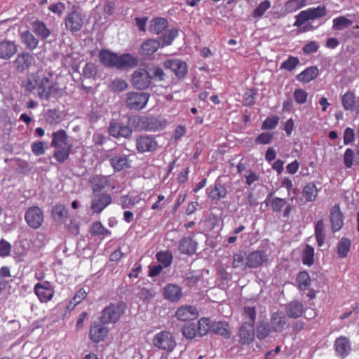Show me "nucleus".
I'll list each match as a JSON object with an SVG mask.
<instances>
[{"instance_id": "obj_1", "label": "nucleus", "mask_w": 359, "mask_h": 359, "mask_svg": "<svg viewBox=\"0 0 359 359\" xmlns=\"http://www.w3.org/2000/svg\"><path fill=\"white\" fill-rule=\"evenodd\" d=\"M99 58L105 67H115L118 69L133 68L139 62L137 57L130 53L118 55L108 50H102L99 53Z\"/></svg>"}, {"instance_id": "obj_2", "label": "nucleus", "mask_w": 359, "mask_h": 359, "mask_svg": "<svg viewBox=\"0 0 359 359\" xmlns=\"http://www.w3.org/2000/svg\"><path fill=\"white\" fill-rule=\"evenodd\" d=\"M51 147L56 149L53 158L59 163L67 161L73 149V144L69 140L65 130L60 129L52 134Z\"/></svg>"}, {"instance_id": "obj_3", "label": "nucleus", "mask_w": 359, "mask_h": 359, "mask_svg": "<svg viewBox=\"0 0 359 359\" xmlns=\"http://www.w3.org/2000/svg\"><path fill=\"white\" fill-rule=\"evenodd\" d=\"M24 86L28 91L36 90L41 98H48L50 94V81L43 71L29 74Z\"/></svg>"}, {"instance_id": "obj_4", "label": "nucleus", "mask_w": 359, "mask_h": 359, "mask_svg": "<svg viewBox=\"0 0 359 359\" xmlns=\"http://www.w3.org/2000/svg\"><path fill=\"white\" fill-rule=\"evenodd\" d=\"M327 10L325 6H319L316 8H309L301 11L296 15V20L294 26L300 27L303 32L310 30L311 26H304V24L309 20H314L327 15Z\"/></svg>"}, {"instance_id": "obj_5", "label": "nucleus", "mask_w": 359, "mask_h": 359, "mask_svg": "<svg viewBox=\"0 0 359 359\" xmlns=\"http://www.w3.org/2000/svg\"><path fill=\"white\" fill-rule=\"evenodd\" d=\"M150 95L145 92L130 91L123 95L126 107L133 111L144 109L148 103Z\"/></svg>"}, {"instance_id": "obj_6", "label": "nucleus", "mask_w": 359, "mask_h": 359, "mask_svg": "<svg viewBox=\"0 0 359 359\" xmlns=\"http://www.w3.org/2000/svg\"><path fill=\"white\" fill-rule=\"evenodd\" d=\"M126 308L123 302L110 304L103 309L101 321L104 324L116 323L125 313Z\"/></svg>"}, {"instance_id": "obj_7", "label": "nucleus", "mask_w": 359, "mask_h": 359, "mask_svg": "<svg viewBox=\"0 0 359 359\" xmlns=\"http://www.w3.org/2000/svg\"><path fill=\"white\" fill-rule=\"evenodd\" d=\"M153 344L155 347L167 352H172L177 344L172 334L167 331L157 333L154 337Z\"/></svg>"}, {"instance_id": "obj_8", "label": "nucleus", "mask_w": 359, "mask_h": 359, "mask_svg": "<svg viewBox=\"0 0 359 359\" xmlns=\"http://www.w3.org/2000/svg\"><path fill=\"white\" fill-rule=\"evenodd\" d=\"M151 83V76L143 68L136 69L131 76V83L137 89L145 90Z\"/></svg>"}, {"instance_id": "obj_9", "label": "nucleus", "mask_w": 359, "mask_h": 359, "mask_svg": "<svg viewBox=\"0 0 359 359\" xmlns=\"http://www.w3.org/2000/svg\"><path fill=\"white\" fill-rule=\"evenodd\" d=\"M25 219L29 227L37 229L43 222V212L38 206L29 208L25 215Z\"/></svg>"}, {"instance_id": "obj_10", "label": "nucleus", "mask_w": 359, "mask_h": 359, "mask_svg": "<svg viewBox=\"0 0 359 359\" xmlns=\"http://www.w3.org/2000/svg\"><path fill=\"white\" fill-rule=\"evenodd\" d=\"M109 157L110 164L115 171H121L130 166L128 155L122 154L118 149L111 150Z\"/></svg>"}, {"instance_id": "obj_11", "label": "nucleus", "mask_w": 359, "mask_h": 359, "mask_svg": "<svg viewBox=\"0 0 359 359\" xmlns=\"http://www.w3.org/2000/svg\"><path fill=\"white\" fill-rule=\"evenodd\" d=\"M34 290L42 303H46L51 300L55 293L52 285L48 281L37 283L34 285Z\"/></svg>"}, {"instance_id": "obj_12", "label": "nucleus", "mask_w": 359, "mask_h": 359, "mask_svg": "<svg viewBox=\"0 0 359 359\" xmlns=\"http://www.w3.org/2000/svg\"><path fill=\"white\" fill-rule=\"evenodd\" d=\"M246 265L250 268H257L262 264H267L269 261V255L262 250H256L250 252L246 257Z\"/></svg>"}, {"instance_id": "obj_13", "label": "nucleus", "mask_w": 359, "mask_h": 359, "mask_svg": "<svg viewBox=\"0 0 359 359\" xmlns=\"http://www.w3.org/2000/svg\"><path fill=\"white\" fill-rule=\"evenodd\" d=\"M175 316L180 321L194 320L198 318V311L195 306L185 304L177 309Z\"/></svg>"}, {"instance_id": "obj_14", "label": "nucleus", "mask_w": 359, "mask_h": 359, "mask_svg": "<svg viewBox=\"0 0 359 359\" xmlns=\"http://www.w3.org/2000/svg\"><path fill=\"white\" fill-rule=\"evenodd\" d=\"M36 60L33 55L28 53H22L18 55L14 60V65L16 70L23 72L35 64Z\"/></svg>"}, {"instance_id": "obj_15", "label": "nucleus", "mask_w": 359, "mask_h": 359, "mask_svg": "<svg viewBox=\"0 0 359 359\" xmlns=\"http://www.w3.org/2000/svg\"><path fill=\"white\" fill-rule=\"evenodd\" d=\"M163 65L166 69L173 72L178 78H183L187 74V65L186 62L181 60H167L164 62Z\"/></svg>"}, {"instance_id": "obj_16", "label": "nucleus", "mask_w": 359, "mask_h": 359, "mask_svg": "<svg viewBox=\"0 0 359 359\" xmlns=\"http://www.w3.org/2000/svg\"><path fill=\"white\" fill-rule=\"evenodd\" d=\"M109 134L114 137H125L128 138L131 136L133 130L128 126H123V124L111 121L109 123L108 128Z\"/></svg>"}, {"instance_id": "obj_17", "label": "nucleus", "mask_w": 359, "mask_h": 359, "mask_svg": "<svg viewBox=\"0 0 359 359\" xmlns=\"http://www.w3.org/2000/svg\"><path fill=\"white\" fill-rule=\"evenodd\" d=\"M83 24V19L81 14L76 11L69 13L65 18L66 28L72 32L80 30Z\"/></svg>"}, {"instance_id": "obj_18", "label": "nucleus", "mask_w": 359, "mask_h": 359, "mask_svg": "<svg viewBox=\"0 0 359 359\" xmlns=\"http://www.w3.org/2000/svg\"><path fill=\"white\" fill-rule=\"evenodd\" d=\"M136 147L140 153L152 151L157 148V142L154 137L143 135L136 140Z\"/></svg>"}, {"instance_id": "obj_19", "label": "nucleus", "mask_w": 359, "mask_h": 359, "mask_svg": "<svg viewBox=\"0 0 359 359\" xmlns=\"http://www.w3.org/2000/svg\"><path fill=\"white\" fill-rule=\"evenodd\" d=\"M183 295L182 289L176 284H168L163 288V297L172 303L178 302Z\"/></svg>"}, {"instance_id": "obj_20", "label": "nucleus", "mask_w": 359, "mask_h": 359, "mask_svg": "<svg viewBox=\"0 0 359 359\" xmlns=\"http://www.w3.org/2000/svg\"><path fill=\"white\" fill-rule=\"evenodd\" d=\"M334 347L337 355L341 358L346 357L351 351L350 340L344 336H340L335 339Z\"/></svg>"}, {"instance_id": "obj_21", "label": "nucleus", "mask_w": 359, "mask_h": 359, "mask_svg": "<svg viewBox=\"0 0 359 359\" xmlns=\"http://www.w3.org/2000/svg\"><path fill=\"white\" fill-rule=\"evenodd\" d=\"M238 341L243 344H250L255 338V329L252 323H243L238 333Z\"/></svg>"}, {"instance_id": "obj_22", "label": "nucleus", "mask_w": 359, "mask_h": 359, "mask_svg": "<svg viewBox=\"0 0 359 359\" xmlns=\"http://www.w3.org/2000/svg\"><path fill=\"white\" fill-rule=\"evenodd\" d=\"M108 333L106 327L100 324H94L91 326L89 332L90 339L95 343L103 341Z\"/></svg>"}, {"instance_id": "obj_23", "label": "nucleus", "mask_w": 359, "mask_h": 359, "mask_svg": "<svg viewBox=\"0 0 359 359\" xmlns=\"http://www.w3.org/2000/svg\"><path fill=\"white\" fill-rule=\"evenodd\" d=\"M306 5V0H288L282 8L279 16L283 17L289 13H294Z\"/></svg>"}, {"instance_id": "obj_24", "label": "nucleus", "mask_w": 359, "mask_h": 359, "mask_svg": "<svg viewBox=\"0 0 359 359\" xmlns=\"http://www.w3.org/2000/svg\"><path fill=\"white\" fill-rule=\"evenodd\" d=\"M17 52V46L11 41H2L0 42V58L8 60Z\"/></svg>"}, {"instance_id": "obj_25", "label": "nucleus", "mask_w": 359, "mask_h": 359, "mask_svg": "<svg viewBox=\"0 0 359 359\" xmlns=\"http://www.w3.org/2000/svg\"><path fill=\"white\" fill-rule=\"evenodd\" d=\"M331 227L334 232L340 230L343 226L342 214L339 205H335L331 209L330 212Z\"/></svg>"}, {"instance_id": "obj_26", "label": "nucleus", "mask_w": 359, "mask_h": 359, "mask_svg": "<svg viewBox=\"0 0 359 359\" xmlns=\"http://www.w3.org/2000/svg\"><path fill=\"white\" fill-rule=\"evenodd\" d=\"M111 202L110 195L103 194L93 200L91 208L94 212H101Z\"/></svg>"}, {"instance_id": "obj_27", "label": "nucleus", "mask_w": 359, "mask_h": 359, "mask_svg": "<svg viewBox=\"0 0 359 359\" xmlns=\"http://www.w3.org/2000/svg\"><path fill=\"white\" fill-rule=\"evenodd\" d=\"M319 74V70L316 66H311L306 68L300 74H297L296 79L297 81L307 83L315 79Z\"/></svg>"}, {"instance_id": "obj_28", "label": "nucleus", "mask_w": 359, "mask_h": 359, "mask_svg": "<svg viewBox=\"0 0 359 359\" xmlns=\"http://www.w3.org/2000/svg\"><path fill=\"white\" fill-rule=\"evenodd\" d=\"M32 30L42 39H46L50 35V29L40 20H35L32 23Z\"/></svg>"}, {"instance_id": "obj_29", "label": "nucleus", "mask_w": 359, "mask_h": 359, "mask_svg": "<svg viewBox=\"0 0 359 359\" xmlns=\"http://www.w3.org/2000/svg\"><path fill=\"white\" fill-rule=\"evenodd\" d=\"M304 306L298 301H292L287 304L285 307L287 315L293 318L299 317L303 313Z\"/></svg>"}, {"instance_id": "obj_30", "label": "nucleus", "mask_w": 359, "mask_h": 359, "mask_svg": "<svg viewBox=\"0 0 359 359\" xmlns=\"http://www.w3.org/2000/svg\"><path fill=\"white\" fill-rule=\"evenodd\" d=\"M20 36L22 43L26 48L33 50L37 47L39 40L29 31L22 32Z\"/></svg>"}, {"instance_id": "obj_31", "label": "nucleus", "mask_w": 359, "mask_h": 359, "mask_svg": "<svg viewBox=\"0 0 359 359\" xmlns=\"http://www.w3.org/2000/svg\"><path fill=\"white\" fill-rule=\"evenodd\" d=\"M68 216V210L63 205H56L53 208L52 217L55 221L63 223Z\"/></svg>"}, {"instance_id": "obj_32", "label": "nucleus", "mask_w": 359, "mask_h": 359, "mask_svg": "<svg viewBox=\"0 0 359 359\" xmlns=\"http://www.w3.org/2000/svg\"><path fill=\"white\" fill-rule=\"evenodd\" d=\"M160 46V42L157 40H147L142 44L141 53L145 55H151L158 49Z\"/></svg>"}, {"instance_id": "obj_33", "label": "nucleus", "mask_w": 359, "mask_h": 359, "mask_svg": "<svg viewBox=\"0 0 359 359\" xmlns=\"http://www.w3.org/2000/svg\"><path fill=\"white\" fill-rule=\"evenodd\" d=\"M271 325L276 331L283 330L287 325V319L283 313H275L271 318Z\"/></svg>"}, {"instance_id": "obj_34", "label": "nucleus", "mask_w": 359, "mask_h": 359, "mask_svg": "<svg viewBox=\"0 0 359 359\" xmlns=\"http://www.w3.org/2000/svg\"><path fill=\"white\" fill-rule=\"evenodd\" d=\"M109 187V177L106 176H96L93 180V190L95 193L100 191L104 189H108ZM114 186H110V188L113 189Z\"/></svg>"}, {"instance_id": "obj_35", "label": "nucleus", "mask_w": 359, "mask_h": 359, "mask_svg": "<svg viewBox=\"0 0 359 359\" xmlns=\"http://www.w3.org/2000/svg\"><path fill=\"white\" fill-rule=\"evenodd\" d=\"M318 190L315 184L311 182L306 184L302 190V195L306 201H314L318 196Z\"/></svg>"}, {"instance_id": "obj_36", "label": "nucleus", "mask_w": 359, "mask_h": 359, "mask_svg": "<svg viewBox=\"0 0 359 359\" xmlns=\"http://www.w3.org/2000/svg\"><path fill=\"white\" fill-rule=\"evenodd\" d=\"M196 244L191 238H184L181 240L179 250L184 254H193L196 251Z\"/></svg>"}, {"instance_id": "obj_37", "label": "nucleus", "mask_w": 359, "mask_h": 359, "mask_svg": "<svg viewBox=\"0 0 359 359\" xmlns=\"http://www.w3.org/2000/svg\"><path fill=\"white\" fill-rule=\"evenodd\" d=\"M265 202L267 205H270L271 210L273 212L280 211L282 210V208L286 204L285 199L278 198V197L272 198L271 194H269V196H267Z\"/></svg>"}, {"instance_id": "obj_38", "label": "nucleus", "mask_w": 359, "mask_h": 359, "mask_svg": "<svg viewBox=\"0 0 359 359\" xmlns=\"http://www.w3.org/2000/svg\"><path fill=\"white\" fill-rule=\"evenodd\" d=\"M141 201L139 196H122L119 200V205L122 209H131Z\"/></svg>"}, {"instance_id": "obj_39", "label": "nucleus", "mask_w": 359, "mask_h": 359, "mask_svg": "<svg viewBox=\"0 0 359 359\" xmlns=\"http://www.w3.org/2000/svg\"><path fill=\"white\" fill-rule=\"evenodd\" d=\"M226 195V189L221 183H215L214 187L209 192V197L212 200L224 198Z\"/></svg>"}, {"instance_id": "obj_40", "label": "nucleus", "mask_w": 359, "mask_h": 359, "mask_svg": "<svg viewBox=\"0 0 359 359\" xmlns=\"http://www.w3.org/2000/svg\"><path fill=\"white\" fill-rule=\"evenodd\" d=\"M228 327V324L225 322H212L211 332L227 338L230 335Z\"/></svg>"}, {"instance_id": "obj_41", "label": "nucleus", "mask_w": 359, "mask_h": 359, "mask_svg": "<svg viewBox=\"0 0 359 359\" xmlns=\"http://www.w3.org/2000/svg\"><path fill=\"white\" fill-rule=\"evenodd\" d=\"M325 224L323 220H318L315 226V236L319 247H321L325 242Z\"/></svg>"}, {"instance_id": "obj_42", "label": "nucleus", "mask_w": 359, "mask_h": 359, "mask_svg": "<svg viewBox=\"0 0 359 359\" xmlns=\"http://www.w3.org/2000/svg\"><path fill=\"white\" fill-rule=\"evenodd\" d=\"M353 24V21L348 19L345 16H339L333 19L332 29L334 30H342L344 29Z\"/></svg>"}, {"instance_id": "obj_43", "label": "nucleus", "mask_w": 359, "mask_h": 359, "mask_svg": "<svg viewBox=\"0 0 359 359\" xmlns=\"http://www.w3.org/2000/svg\"><path fill=\"white\" fill-rule=\"evenodd\" d=\"M355 96L353 92H346L341 97V103L345 110L352 111L355 102Z\"/></svg>"}, {"instance_id": "obj_44", "label": "nucleus", "mask_w": 359, "mask_h": 359, "mask_svg": "<svg viewBox=\"0 0 359 359\" xmlns=\"http://www.w3.org/2000/svg\"><path fill=\"white\" fill-rule=\"evenodd\" d=\"M156 257L160 265L164 268L169 266L172 264L173 258L172 253L168 250L158 252Z\"/></svg>"}, {"instance_id": "obj_45", "label": "nucleus", "mask_w": 359, "mask_h": 359, "mask_svg": "<svg viewBox=\"0 0 359 359\" xmlns=\"http://www.w3.org/2000/svg\"><path fill=\"white\" fill-rule=\"evenodd\" d=\"M351 242L346 238H342L337 244V254L341 258L347 256L350 250Z\"/></svg>"}, {"instance_id": "obj_46", "label": "nucleus", "mask_w": 359, "mask_h": 359, "mask_svg": "<svg viewBox=\"0 0 359 359\" xmlns=\"http://www.w3.org/2000/svg\"><path fill=\"white\" fill-rule=\"evenodd\" d=\"M212 322L208 318H201L198 321V332L201 336L207 334L211 332Z\"/></svg>"}, {"instance_id": "obj_47", "label": "nucleus", "mask_w": 359, "mask_h": 359, "mask_svg": "<svg viewBox=\"0 0 359 359\" xmlns=\"http://www.w3.org/2000/svg\"><path fill=\"white\" fill-rule=\"evenodd\" d=\"M178 35V29L172 28L165 32L161 36V46L164 47L170 45Z\"/></svg>"}, {"instance_id": "obj_48", "label": "nucleus", "mask_w": 359, "mask_h": 359, "mask_svg": "<svg viewBox=\"0 0 359 359\" xmlns=\"http://www.w3.org/2000/svg\"><path fill=\"white\" fill-rule=\"evenodd\" d=\"M246 254L245 252L240 251L238 253L233 256L232 266L233 268H241L245 269L248 266L246 265Z\"/></svg>"}, {"instance_id": "obj_49", "label": "nucleus", "mask_w": 359, "mask_h": 359, "mask_svg": "<svg viewBox=\"0 0 359 359\" xmlns=\"http://www.w3.org/2000/svg\"><path fill=\"white\" fill-rule=\"evenodd\" d=\"M168 26V21L162 18L153 19L151 22V29L156 34L162 32Z\"/></svg>"}, {"instance_id": "obj_50", "label": "nucleus", "mask_w": 359, "mask_h": 359, "mask_svg": "<svg viewBox=\"0 0 359 359\" xmlns=\"http://www.w3.org/2000/svg\"><path fill=\"white\" fill-rule=\"evenodd\" d=\"M128 84L127 81L121 78L115 79L109 85V89L116 93L123 91L128 88Z\"/></svg>"}, {"instance_id": "obj_51", "label": "nucleus", "mask_w": 359, "mask_h": 359, "mask_svg": "<svg viewBox=\"0 0 359 359\" xmlns=\"http://www.w3.org/2000/svg\"><path fill=\"white\" fill-rule=\"evenodd\" d=\"M314 249L309 245H306L302 252V262L307 266H311L313 264Z\"/></svg>"}, {"instance_id": "obj_52", "label": "nucleus", "mask_w": 359, "mask_h": 359, "mask_svg": "<svg viewBox=\"0 0 359 359\" xmlns=\"http://www.w3.org/2000/svg\"><path fill=\"white\" fill-rule=\"evenodd\" d=\"M297 281L299 288L302 290H306L311 283L310 276L307 272L302 271L299 273Z\"/></svg>"}, {"instance_id": "obj_53", "label": "nucleus", "mask_w": 359, "mask_h": 359, "mask_svg": "<svg viewBox=\"0 0 359 359\" xmlns=\"http://www.w3.org/2000/svg\"><path fill=\"white\" fill-rule=\"evenodd\" d=\"M87 295V292L83 288H80L72 299L70 301L67 306V309L69 310L73 309L77 304H79Z\"/></svg>"}, {"instance_id": "obj_54", "label": "nucleus", "mask_w": 359, "mask_h": 359, "mask_svg": "<svg viewBox=\"0 0 359 359\" xmlns=\"http://www.w3.org/2000/svg\"><path fill=\"white\" fill-rule=\"evenodd\" d=\"M299 64V60L297 57L289 56L288 58L282 62L280 65L281 69H285L288 72L294 70Z\"/></svg>"}, {"instance_id": "obj_55", "label": "nucleus", "mask_w": 359, "mask_h": 359, "mask_svg": "<svg viewBox=\"0 0 359 359\" xmlns=\"http://www.w3.org/2000/svg\"><path fill=\"white\" fill-rule=\"evenodd\" d=\"M97 67L95 64L86 63L82 71V76L86 79H95L97 75Z\"/></svg>"}, {"instance_id": "obj_56", "label": "nucleus", "mask_w": 359, "mask_h": 359, "mask_svg": "<svg viewBox=\"0 0 359 359\" xmlns=\"http://www.w3.org/2000/svg\"><path fill=\"white\" fill-rule=\"evenodd\" d=\"M91 233L98 236H107L111 234V232L107 229L102 223L97 222L93 224L91 229Z\"/></svg>"}, {"instance_id": "obj_57", "label": "nucleus", "mask_w": 359, "mask_h": 359, "mask_svg": "<svg viewBox=\"0 0 359 359\" xmlns=\"http://www.w3.org/2000/svg\"><path fill=\"white\" fill-rule=\"evenodd\" d=\"M243 316L245 320H248V321L245 322L244 323H252V325H254L256 320V311L255 307L245 306Z\"/></svg>"}, {"instance_id": "obj_58", "label": "nucleus", "mask_w": 359, "mask_h": 359, "mask_svg": "<svg viewBox=\"0 0 359 359\" xmlns=\"http://www.w3.org/2000/svg\"><path fill=\"white\" fill-rule=\"evenodd\" d=\"M135 294L141 299H149L153 297L154 295V293L151 290L141 286H138L135 289Z\"/></svg>"}, {"instance_id": "obj_59", "label": "nucleus", "mask_w": 359, "mask_h": 359, "mask_svg": "<svg viewBox=\"0 0 359 359\" xmlns=\"http://www.w3.org/2000/svg\"><path fill=\"white\" fill-rule=\"evenodd\" d=\"M271 2L269 0L262 1L253 11L254 18H261L264 13L271 7Z\"/></svg>"}, {"instance_id": "obj_60", "label": "nucleus", "mask_w": 359, "mask_h": 359, "mask_svg": "<svg viewBox=\"0 0 359 359\" xmlns=\"http://www.w3.org/2000/svg\"><path fill=\"white\" fill-rule=\"evenodd\" d=\"M279 119V117L276 115L267 117L263 122L262 128L263 130H271L275 128L278 123Z\"/></svg>"}, {"instance_id": "obj_61", "label": "nucleus", "mask_w": 359, "mask_h": 359, "mask_svg": "<svg viewBox=\"0 0 359 359\" xmlns=\"http://www.w3.org/2000/svg\"><path fill=\"white\" fill-rule=\"evenodd\" d=\"M293 96L295 102L299 104H303L306 102L308 98V93L306 90L298 88L294 90Z\"/></svg>"}, {"instance_id": "obj_62", "label": "nucleus", "mask_w": 359, "mask_h": 359, "mask_svg": "<svg viewBox=\"0 0 359 359\" xmlns=\"http://www.w3.org/2000/svg\"><path fill=\"white\" fill-rule=\"evenodd\" d=\"M182 335L189 339H194L196 335V330L194 324L184 325L182 329Z\"/></svg>"}, {"instance_id": "obj_63", "label": "nucleus", "mask_w": 359, "mask_h": 359, "mask_svg": "<svg viewBox=\"0 0 359 359\" xmlns=\"http://www.w3.org/2000/svg\"><path fill=\"white\" fill-rule=\"evenodd\" d=\"M152 73L151 79L155 81H161L165 78V74L162 68L159 67H154L150 69Z\"/></svg>"}, {"instance_id": "obj_64", "label": "nucleus", "mask_w": 359, "mask_h": 359, "mask_svg": "<svg viewBox=\"0 0 359 359\" xmlns=\"http://www.w3.org/2000/svg\"><path fill=\"white\" fill-rule=\"evenodd\" d=\"M354 152L351 149L348 148L344 154V163L347 168H351L353 164Z\"/></svg>"}]
</instances>
